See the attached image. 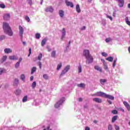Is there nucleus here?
Returning a JSON list of instances; mask_svg holds the SVG:
<instances>
[{"instance_id": "nucleus-1", "label": "nucleus", "mask_w": 130, "mask_h": 130, "mask_svg": "<svg viewBox=\"0 0 130 130\" xmlns=\"http://www.w3.org/2000/svg\"><path fill=\"white\" fill-rule=\"evenodd\" d=\"M83 54L86 58V63L89 64L93 62V56L90 54V51L89 50L85 49L83 50Z\"/></svg>"}, {"instance_id": "nucleus-2", "label": "nucleus", "mask_w": 130, "mask_h": 130, "mask_svg": "<svg viewBox=\"0 0 130 130\" xmlns=\"http://www.w3.org/2000/svg\"><path fill=\"white\" fill-rule=\"evenodd\" d=\"M3 29L4 30V32L8 34L9 36H13V30H12V28H11V27H10L9 23L4 22Z\"/></svg>"}, {"instance_id": "nucleus-3", "label": "nucleus", "mask_w": 130, "mask_h": 130, "mask_svg": "<svg viewBox=\"0 0 130 130\" xmlns=\"http://www.w3.org/2000/svg\"><path fill=\"white\" fill-rule=\"evenodd\" d=\"M64 101V98H62L61 100H60L58 102H57L54 105V107L55 108H58L60 105L63 103Z\"/></svg>"}, {"instance_id": "nucleus-4", "label": "nucleus", "mask_w": 130, "mask_h": 130, "mask_svg": "<svg viewBox=\"0 0 130 130\" xmlns=\"http://www.w3.org/2000/svg\"><path fill=\"white\" fill-rule=\"evenodd\" d=\"M106 93L101 92V91H99L96 92V93L95 94H92V96H98L99 97H103L104 98H105V95Z\"/></svg>"}, {"instance_id": "nucleus-5", "label": "nucleus", "mask_w": 130, "mask_h": 130, "mask_svg": "<svg viewBox=\"0 0 130 130\" xmlns=\"http://www.w3.org/2000/svg\"><path fill=\"white\" fill-rule=\"evenodd\" d=\"M4 20L5 21H8L10 20V18H11V15L9 13H6L3 16Z\"/></svg>"}, {"instance_id": "nucleus-6", "label": "nucleus", "mask_w": 130, "mask_h": 130, "mask_svg": "<svg viewBox=\"0 0 130 130\" xmlns=\"http://www.w3.org/2000/svg\"><path fill=\"white\" fill-rule=\"evenodd\" d=\"M19 35L21 37H23V34L24 33V28H23V27L21 25H19Z\"/></svg>"}, {"instance_id": "nucleus-7", "label": "nucleus", "mask_w": 130, "mask_h": 130, "mask_svg": "<svg viewBox=\"0 0 130 130\" xmlns=\"http://www.w3.org/2000/svg\"><path fill=\"white\" fill-rule=\"evenodd\" d=\"M101 61H102L104 66V70H108V67L107 66V63L105 62V60L103 59H101Z\"/></svg>"}, {"instance_id": "nucleus-8", "label": "nucleus", "mask_w": 130, "mask_h": 130, "mask_svg": "<svg viewBox=\"0 0 130 130\" xmlns=\"http://www.w3.org/2000/svg\"><path fill=\"white\" fill-rule=\"evenodd\" d=\"M45 11L47 13H48V12H50V13H52V12H53V8H52V7L50 6V7L46 8Z\"/></svg>"}, {"instance_id": "nucleus-9", "label": "nucleus", "mask_w": 130, "mask_h": 130, "mask_svg": "<svg viewBox=\"0 0 130 130\" xmlns=\"http://www.w3.org/2000/svg\"><path fill=\"white\" fill-rule=\"evenodd\" d=\"M93 101L96 102V103H102V99L98 98H93Z\"/></svg>"}, {"instance_id": "nucleus-10", "label": "nucleus", "mask_w": 130, "mask_h": 130, "mask_svg": "<svg viewBox=\"0 0 130 130\" xmlns=\"http://www.w3.org/2000/svg\"><path fill=\"white\" fill-rule=\"evenodd\" d=\"M118 1L119 3V7L120 8H122L123 7V5H124V0H116Z\"/></svg>"}, {"instance_id": "nucleus-11", "label": "nucleus", "mask_w": 130, "mask_h": 130, "mask_svg": "<svg viewBox=\"0 0 130 130\" xmlns=\"http://www.w3.org/2000/svg\"><path fill=\"white\" fill-rule=\"evenodd\" d=\"M123 104L126 108L127 109L128 111H130V106L127 102H123Z\"/></svg>"}, {"instance_id": "nucleus-12", "label": "nucleus", "mask_w": 130, "mask_h": 130, "mask_svg": "<svg viewBox=\"0 0 130 130\" xmlns=\"http://www.w3.org/2000/svg\"><path fill=\"white\" fill-rule=\"evenodd\" d=\"M105 98H107L108 99H110V100H114V97L113 96L107 94L106 93L105 95Z\"/></svg>"}, {"instance_id": "nucleus-13", "label": "nucleus", "mask_w": 130, "mask_h": 130, "mask_svg": "<svg viewBox=\"0 0 130 130\" xmlns=\"http://www.w3.org/2000/svg\"><path fill=\"white\" fill-rule=\"evenodd\" d=\"M4 52L5 53H7V54L12 53V52H13V51L10 48H5L4 49Z\"/></svg>"}, {"instance_id": "nucleus-14", "label": "nucleus", "mask_w": 130, "mask_h": 130, "mask_svg": "<svg viewBox=\"0 0 130 130\" xmlns=\"http://www.w3.org/2000/svg\"><path fill=\"white\" fill-rule=\"evenodd\" d=\"M66 4L67 7H71V8H74V4H73V3L69 1H66Z\"/></svg>"}, {"instance_id": "nucleus-15", "label": "nucleus", "mask_w": 130, "mask_h": 130, "mask_svg": "<svg viewBox=\"0 0 130 130\" xmlns=\"http://www.w3.org/2000/svg\"><path fill=\"white\" fill-rule=\"evenodd\" d=\"M9 58L11 60H17L18 59V58H16L15 55L9 56Z\"/></svg>"}, {"instance_id": "nucleus-16", "label": "nucleus", "mask_w": 130, "mask_h": 130, "mask_svg": "<svg viewBox=\"0 0 130 130\" xmlns=\"http://www.w3.org/2000/svg\"><path fill=\"white\" fill-rule=\"evenodd\" d=\"M94 69L96 71H99V72L102 73V69H101V68H100L99 66H94Z\"/></svg>"}, {"instance_id": "nucleus-17", "label": "nucleus", "mask_w": 130, "mask_h": 130, "mask_svg": "<svg viewBox=\"0 0 130 130\" xmlns=\"http://www.w3.org/2000/svg\"><path fill=\"white\" fill-rule=\"evenodd\" d=\"M51 57L55 58V57H56V52L54 50L52 51V53H51Z\"/></svg>"}, {"instance_id": "nucleus-18", "label": "nucleus", "mask_w": 130, "mask_h": 130, "mask_svg": "<svg viewBox=\"0 0 130 130\" xmlns=\"http://www.w3.org/2000/svg\"><path fill=\"white\" fill-rule=\"evenodd\" d=\"M59 15L61 18H62L64 16V12L62 10H59Z\"/></svg>"}, {"instance_id": "nucleus-19", "label": "nucleus", "mask_w": 130, "mask_h": 130, "mask_svg": "<svg viewBox=\"0 0 130 130\" xmlns=\"http://www.w3.org/2000/svg\"><path fill=\"white\" fill-rule=\"evenodd\" d=\"M66 28H63L62 32V39H63V38H64V36H66Z\"/></svg>"}, {"instance_id": "nucleus-20", "label": "nucleus", "mask_w": 130, "mask_h": 130, "mask_svg": "<svg viewBox=\"0 0 130 130\" xmlns=\"http://www.w3.org/2000/svg\"><path fill=\"white\" fill-rule=\"evenodd\" d=\"M46 41H47V40L46 39H44L41 42V46H44L45 44H46Z\"/></svg>"}, {"instance_id": "nucleus-21", "label": "nucleus", "mask_w": 130, "mask_h": 130, "mask_svg": "<svg viewBox=\"0 0 130 130\" xmlns=\"http://www.w3.org/2000/svg\"><path fill=\"white\" fill-rule=\"evenodd\" d=\"M117 118H118V116H114L112 118V122H115V120H117Z\"/></svg>"}, {"instance_id": "nucleus-22", "label": "nucleus", "mask_w": 130, "mask_h": 130, "mask_svg": "<svg viewBox=\"0 0 130 130\" xmlns=\"http://www.w3.org/2000/svg\"><path fill=\"white\" fill-rule=\"evenodd\" d=\"M61 67H62V63L60 62L57 65L56 70L59 71V70H60V69L61 68Z\"/></svg>"}, {"instance_id": "nucleus-23", "label": "nucleus", "mask_w": 130, "mask_h": 130, "mask_svg": "<svg viewBox=\"0 0 130 130\" xmlns=\"http://www.w3.org/2000/svg\"><path fill=\"white\" fill-rule=\"evenodd\" d=\"M76 11L77 13H81V9H80V5L79 4L76 5Z\"/></svg>"}, {"instance_id": "nucleus-24", "label": "nucleus", "mask_w": 130, "mask_h": 130, "mask_svg": "<svg viewBox=\"0 0 130 130\" xmlns=\"http://www.w3.org/2000/svg\"><path fill=\"white\" fill-rule=\"evenodd\" d=\"M7 58H8V56L7 55H4L3 56L1 61L2 62H4V61H6Z\"/></svg>"}, {"instance_id": "nucleus-25", "label": "nucleus", "mask_w": 130, "mask_h": 130, "mask_svg": "<svg viewBox=\"0 0 130 130\" xmlns=\"http://www.w3.org/2000/svg\"><path fill=\"white\" fill-rule=\"evenodd\" d=\"M106 60H108V61H113V57L111 56H109L108 58H106Z\"/></svg>"}, {"instance_id": "nucleus-26", "label": "nucleus", "mask_w": 130, "mask_h": 130, "mask_svg": "<svg viewBox=\"0 0 130 130\" xmlns=\"http://www.w3.org/2000/svg\"><path fill=\"white\" fill-rule=\"evenodd\" d=\"M78 87L79 88H85V85L84 83H80L77 84Z\"/></svg>"}, {"instance_id": "nucleus-27", "label": "nucleus", "mask_w": 130, "mask_h": 130, "mask_svg": "<svg viewBox=\"0 0 130 130\" xmlns=\"http://www.w3.org/2000/svg\"><path fill=\"white\" fill-rule=\"evenodd\" d=\"M78 73H82V65H81V63H79V66L78 67Z\"/></svg>"}, {"instance_id": "nucleus-28", "label": "nucleus", "mask_w": 130, "mask_h": 130, "mask_svg": "<svg viewBox=\"0 0 130 130\" xmlns=\"http://www.w3.org/2000/svg\"><path fill=\"white\" fill-rule=\"evenodd\" d=\"M28 101V96L26 95L24 96V98L22 99V102H27Z\"/></svg>"}, {"instance_id": "nucleus-29", "label": "nucleus", "mask_w": 130, "mask_h": 130, "mask_svg": "<svg viewBox=\"0 0 130 130\" xmlns=\"http://www.w3.org/2000/svg\"><path fill=\"white\" fill-rule=\"evenodd\" d=\"M18 84H19V80H18V79H15L13 85L14 86H17Z\"/></svg>"}, {"instance_id": "nucleus-30", "label": "nucleus", "mask_w": 130, "mask_h": 130, "mask_svg": "<svg viewBox=\"0 0 130 130\" xmlns=\"http://www.w3.org/2000/svg\"><path fill=\"white\" fill-rule=\"evenodd\" d=\"M67 73L68 72L64 69H63L61 72L60 76L62 77L64 74H67Z\"/></svg>"}, {"instance_id": "nucleus-31", "label": "nucleus", "mask_w": 130, "mask_h": 130, "mask_svg": "<svg viewBox=\"0 0 130 130\" xmlns=\"http://www.w3.org/2000/svg\"><path fill=\"white\" fill-rule=\"evenodd\" d=\"M36 70H37L36 67H33V68L31 69V75H33V74H34V73H35V72H36Z\"/></svg>"}, {"instance_id": "nucleus-32", "label": "nucleus", "mask_w": 130, "mask_h": 130, "mask_svg": "<svg viewBox=\"0 0 130 130\" xmlns=\"http://www.w3.org/2000/svg\"><path fill=\"white\" fill-rule=\"evenodd\" d=\"M70 69H71V66L70 65H68L65 67L64 70L68 72H69V70H70Z\"/></svg>"}, {"instance_id": "nucleus-33", "label": "nucleus", "mask_w": 130, "mask_h": 130, "mask_svg": "<svg viewBox=\"0 0 130 130\" xmlns=\"http://www.w3.org/2000/svg\"><path fill=\"white\" fill-rule=\"evenodd\" d=\"M125 22H126V24H127V25H128L129 26H130V21H129L128 20V17L125 18Z\"/></svg>"}, {"instance_id": "nucleus-34", "label": "nucleus", "mask_w": 130, "mask_h": 130, "mask_svg": "<svg viewBox=\"0 0 130 130\" xmlns=\"http://www.w3.org/2000/svg\"><path fill=\"white\" fill-rule=\"evenodd\" d=\"M16 95H20L21 94V89H17L15 92Z\"/></svg>"}, {"instance_id": "nucleus-35", "label": "nucleus", "mask_w": 130, "mask_h": 130, "mask_svg": "<svg viewBox=\"0 0 130 130\" xmlns=\"http://www.w3.org/2000/svg\"><path fill=\"white\" fill-rule=\"evenodd\" d=\"M32 89H34L36 87V81H34L31 85Z\"/></svg>"}, {"instance_id": "nucleus-36", "label": "nucleus", "mask_w": 130, "mask_h": 130, "mask_svg": "<svg viewBox=\"0 0 130 130\" xmlns=\"http://www.w3.org/2000/svg\"><path fill=\"white\" fill-rule=\"evenodd\" d=\"M25 75L22 74L20 76V78L22 81H24L25 79Z\"/></svg>"}, {"instance_id": "nucleus-37", "label": "nucleus", "mask_w": 130, "mask_h": 130, "mask_svg": "<svg viewBox=\"0 0 130 130\" xmlns=\"http://www.w3.org/2000/svg\"><path fill=\"white\" fill-rule=\"evenodd\" d=\"M112 40L111 39V38H106L105 39V41L106 42H107V43H108V42H110V41H111Z\"/></svg>"}, {"instance_id": "nucleus-38", "label": "nucleus", "mask_w": 130, "mask_h": 130, "mask_svg": "<svg viewBox=\"0 0 130 130\" xmlns=\"http://www.w3.org/2000/svg\"><path fill=\"white\" fill-rule=\"evenodd\" d=\"M27 2L30 6H32V5H33V2L32 0H27Z\"/></svg>"}, {"instance_id": "nucleus-39", "label": "nucleus", "mask_w": 130, "mask_h": 130, "mask_svg": "<svg viewBox=\"0 0 130 130\" xmlns=\"http://www.w3.org/2000/svg\"><path fill=\"white\" fill-rule=\"evenodd\" d=\"M102 55L103 56H104L105 57H106L107 56H108V54L107 53H105V52H103L102 53Z\"/></svg>"}, {"instance_id": "nucleus-40", "label": "nucleus", "mask_w": 130, "mask_h": 130, "mask_svg": "<svg viewBox=\"0 0 130 130\" xmlns=\"http://www.w3.org/2000/svg\"><path fill=\"white\" fill-rule=\"evenodd\" d=\"M36 38L37 39H39L40 38V34L39 33H37L36 34Z\"/></svg>"}, {"instance_id": "nucleus-41", "label": "nucleus", "mask_w": 130, "mask_h": 130, "mask_svg": "<svg viewBox=\"0 0 130 130\" xmlns=\"http://www.w3.org/2000/svg\"><path fill=\"white\" fill-rule=\"evenodd\" d=\"M25 20L27 21V22H30V18L28 17V16H25Z\"/></svg>"}, {"instance_id": "nucleus-42", "label": "nucleus", "mask_w": 130, "mask_h": 130, "mask_svg": "<svg viewBox=\"0 0 130 130\" xmlns=\"http://www.w3.org/2000/svg\"><path fill=\"white\" fill-rule=\"evenodd\" d=\"M43 77L45 80H48V76H47V74H44Z\"/></svg>"}, {"instance_id": "nucleus-43", "label": "nucleus", "mask_w": 130, "mask_h": 130, "mask_svg": "<svg viewBox=\"0 0 130 130\" xmlns=\"http://www.w3.org/2000/svg\"><path fill=\"white\" fill-rule=\"evenodd\" d=\"M16 69H18V68H19V67H20V62H17L15 66Z\"/></svg>"}, {"instance_id": "nucleus-44", "label": "nucleus", "mask_w": 130, "mask_h": 130, "mask_svg": "<svg viewBox=\"0 0 130 130\" xmlns=\"http://www.w3.org/2000/svg\"><path fill=\"white\" fill-rule=\"evenodd\" d=\"M106 82V79H101L100 80V83L101 84H104Z\"/></svg>"}, {"instance_id": "nucleus-45", "label": "nucleus", "mask_w": 130, "mask_h": 130, "mask_svg": "<svg viewBox=\"0 0 130 130\" xmlns=\"http://www.w3.org/2000/svg\"><path fill=\"white\" fill-rule=\"evenodd\" d=\"M108 130H112L113 128H112V125L111 124H109L108 126Z\"/></svg>"}, {"instance_id": "nucleus-46", "label": "nucleus", "mask_w": 130, "mask_h": 130, "mask_svg": "<svg viewBox=\"0 0 130 130\" xmlns=\"http://www.w3.org/2000/svg\"><path fill=\"white\" fill-rule=\"evenodd\" d=\"M41 58H42V54L40 53V54L38 56V59L39 60H41Z\"/></svg>"}, {"instance_id": "nucleus-47", "label": "nucleus", "mask_w": 130, "mask_h": 130, "mask_svg": "<svg viewBox=\"0 0 130 130\" xmlns=\"http://www.w3.org/2000/svg\"><path fill=\"white\" fill-rule=\"evenodd\" d=\"M118 112H117V111L116 110H114L113 111H112V113H113V114H117Z\"/></svg>"}, {"instance_id": "nucleus-48", "label": "nucleus", "mask_w": 130, "mask_h": 130, "mask_svg": "<svg viewBox=\"0 0 130 130\" xmlns=\"http://www.w3.org/2000/svg\"><path fill=\"white\" fill-rule=\"evenodd\" d=\"M117 60V59H115L114 60L113 62V68H114V67H115V64L116 63V61Z\"/></svg>"}, {"instance_id": "nucleus-49", "label": "nucleus", "mask_w": 130, "mask_h": 130, "mask_svg": "<svg viewBox=\"0 0 130 130\" xmlns=\"http://www.w3.org/2000/svg\"><path fill=\"white\" fill-rule=\"evenodd\" d=\"M1 8L2 9H5V8H6V5H5V4H1Z\"/></svg>"}, {"instance_id": "nucleus-50", "label": "nucleus", "mask_w": 130, "mask_h": 130, "mask_svg": "<svg viewBox=\"0 0 130 130\" xmlns=\"http://www.w3.org/2000/svg\"><path fill=\"white\" fill-rule=\"evenodd\" d=\"M118 110H119V111H122V112H124V110L122 108H118Z\"/></svg>"}, {"instance_id": "nucleus-51", "label": "nucleus", "mask_w": 130, "mask_h": 130, "mask_svg": "<svg viewBox=\"0 0 130 130\" xmlns=\"http://www.w3.org/2000/svg\"><path fill=\"white\" fill-rule=\"evenodd\" d=\"M39 68L40 69V70H41L42 69V63H41V62H39Z\"/></svg>"}, {"instance_id": "nucleus-52", "label": "nucleus", "mask_w": 130, "mask_h": 130, "mask_svg": "<svg viewBox=\"0 0 130 130\" xmlns=\"http://www.w3.org/2000/svg\"><path fill=\"white\" fill-rule=\"evenodd\" d=\"M1 73L2 74V73H6V69H2L1 70Z\"/></svg>"}, {"instance_id": "nucleus-53", "label": "nucleus", "mask_w": 130, "mask_h": 130, "mask_svg": "<svg viewBox=\"0 0 130 130\" xmlns=\"http://www.w3.org/2000/svg\"><path fill=\"white\" fill-rule=\"evenodd\" d=\"M115 128L116 130H119V126L115 125Z\"/></svg>"}, {"instance_id": "nucleus-54", "label": "nucleus", "mask_w": 130, "mask_h": 130, "mask_svg": "<svg viewBox=\"0 0 130 130\" xmlns=\"http://www.w3.org/2000/svg\"><path fill=\"white\" fill-rule=\"evenodd\" d=\"M107 17L108 18V19H110L111 20V21H112V19H113L112 17L110 16L109 15H108V16H107Z\"/></svg>"}, {"instance_id": "nucleus-55", "label": "nucleus", "mask_w": 130, "mask_h": 130, "mask_svg": "<svg viewBox=\"0 0 130 130\" xmlns=\"http://www.w3.org/2000/svg\"><path fill=\"white\" fill-rule=\"evenodd\" d=\"M6 38L5 36H2L1 38V40H4Z\"/></svg>"}, {"instance_id": "nucleus-56", "label": "nucleus", "mask_w": 130, "mask_h": 130, "mask_svg": "<svg viewBox=\"0 0 130 130\" xmlns=\"http://www.w3.org/2000/svg\"><path fill=\"white\" fill-rule=\"evenodd\" d=\"M47 48L48 49V51H51V49H50V48L49 47V46H47Z\"/></svg>"}, {"instance_id": "nucleus-57", "label": "nucleus", "mask_w": 130, "mask_h": 130, "mask_svg": "<svg viewBox=\"0 0 130 130\" xmlns=\"http://www.w3.org/2000/svg\"><path fill=\"white\" fill-rule=\"evenodd\" d=\"M29 53L28 55V56H30V55L31 54V48L29 49Z\"/></svg>"}, {"instance_id": "nucleus-58", "label": "nucleus", "mask_w": 130, "mask_h": 130, "mask_svg": "<svg viewBox=\"0 0 130 130\" xmlns=\"http://www.w3.org/2000/svg\"><path fill=\"white\" fill-rule=\"evenodd\" d=\"M22 60H23V58H22V57L19 58V60L18 62H19V63H20V62H21V61H22Z\"/></svg>"}, {"instance_id": "nucleus-59", "label": "nucleus", "mask_w": 130, "mask_h": 130, "mask_svg": "<svg viewBox=\"0 0 130 130\" xmlns=\"http://www.w3.org/2000/svg\"><path fill=\"white\" fill-rule=\"evenodd\" d=\"M86 29V26H83L81 28V30H85Z\"/></svg>"}, {"instance_id": "nucleus-60", "label": "nucleus", "mask_w": 130, "mask_h": 130, "mask_svg": "<svg viewBox=\"0 0 130 130\" xmlns=\"http://www.w3.org/2000/svg\"><path fill=\"white\" fill-rule=\"evenodd\" d=\"M108 103H109V104H110V105L112 104V102H111V101L108 100Z\"/></svg>"}, {"instance_id": "nucleus-61", "label": "nucleus", "mask_w": 130, "mask_h": 130, "mask_svg": "<svg viewBox=\"0 0 130 130\" xmlns=\"http://www.w3.org/2000/svg\"><path fill=\"white\" fill-rule=\"evenodd\" d=\"M79 102H82V101H83V99H82V98H79Z\"/></svg>"}, {"instance_id": "nucleus-62", "label": "nucleus", "mask_w": 130, "mask_h": 130, "mask_svg": "<svg viewBox=\"0 0 130 130\" xmlns=\"http://www.w3.org/2000/svg\"><path fill=\"white\" fill-rule=\"evenodd\" d=\"M33 79H34V77L33 76H31L30 78V81H33Z\"/></svg>"}, {"instance_id": "nucleus-63", "label": "nucleus", "mask_w": 130, "mask_h": 130, "mask_svg": "<svg viewBox=\"0 0 130 130\" xmlns=\"http://www.w3.org/2000/svg\"><path fill=\"white\" fill-rule=\"evenodd\" d=\"M85 130H90V127H85Z\"/></svg>"}, {"instance_id": "nucleus-64", "label": "nucleus", "mask_w": 130, "mask_h": 130, "mask_svg": "<svg viewBox=\"0 0 130 130\" xmlns=\"http://www.w3.org/2000/svg\"><path fill=\"white\" fill-rule=\"evenodd\" d=\"M50 128V127H49V126H48L47 127V129H44V130H49V128Z\"/></svg>"}]
</instances>
